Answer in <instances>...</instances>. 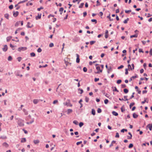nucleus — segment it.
Listing matches in <instances>:
<instances>
[{"mask_svg":"<svg viewBox=\"0 0 152 152\" xmlns=\"http://www.w3.org/2000/svg\"><path fill=\"white\" fill-rule=\"evenodd\" d=\"M83 70L84 72H86L87 71V69L86 67H84L83 68Z\"/></svg>","mask_w":152,"mask_h":152,"instance_id":"nucleus-41","label":"nucleus"},{"mask_svg":"<svg viewBox=\"0 0 152 152\" xmlns=\"http://www.w3.org/2000/svg\"><path fill=\"white\" fill-rule=\"evenodd\" d=\"M95 42L96 41H91L90 42V43L91 45H92L94 44Z\"/></svg>","mask_w":152,"mask_h":152,"instance_id":"nucleus-32","label":"nucleus"},{"mask_svg":"<svg viewBox=\"0 0 152 152\" xmlns=\"http://www.w3.org/2000/svg\"><path fill=\"white\" fill-rule=\"evenodd\" d=\"M1 139H4L7 138V137L6 136H1L0 137Z\"/></svg>","mask_w":152,"mask_h":152,"instance_id":"nucleus-24","label":"nucleus"},{"mask_svg":"<svg viewBox=\"0 0 152 152\" xmlns=\"http://www.w3.org/2000/svg\"><path fill=\"white\" fill-rule=\"evenodd\" d=\"M114 91H115L117 92H118V91L117 89L115 87H114V89L113 90Z\"/></svg>","mask_w":152,"mask_h":152,"instance_id":"nucleus-52","label":"nucleus"},{"mask_svg":"<svg viewBox=\"0 0 152 152\" xmlns=\"http://www.w3.org/2000/svg\"><path fill=\"white\" fill-rule=\"evenodd\" d=\"M129 18H127L123 22L124 23H127L128 21L129 20Z\"/></svg>","mask_w":152,"mask_h":152,"instance_id":"nucleus-27","label":"nucleus"},{"mask_svg":"<svg viewBox=\"0 0 152 152\" xmlns=\"http://www.w3.org/2000/svg\"><path fill=\"white\" fill-rule=\"evenodd\" d=\"M124 67V66L123 65H121L120 66L118 67V69H122V68H123Z\"/></svg>","mask_w":152,"mask_h":152,"instance_id":"nucleus-43","label":"nucleus"},{"mask_svg":"<svg viewBox=\"0 0 152 152\" xmlns=\"http://www.w3.org/2000/svg\"><path fill=\"white\" fill-rule=\"evenodd\" d=\"M12 59V58L11 56H9L8 58V60L9 61H11Z\"/></svg>","mask_w":152,"mask_h":152,"instance_id":"nucleus-35","label":"nucleus"},{"mask_svg":"<svg viewBox=\"0 0 152 152\" xmlns=\"http://www.w3.org/2000/svg\"><path fill=\"white\" fill-rule=\"evenodd\" d=\"M33 26V25H31L29 22H28L27 24V27L28 28H31Z\"/></svg>","mask_w":152,"mask_h":152,"instance_id":"nucleus-10","label":"nucleus"},{"mask_svg":"<svg viewBox=\"0 0 152 152\" xmlns=\"http://www.w3.org/2000/svg\"><path fill=\"white\" fill-rule=\"evenodd\" d=\"M39 102V100L37 99H34L33 100V102L35 104H36Z\"/></svg>","mask_w":152,"mask_h":152,"instance_id":"nucleus-9","label":"nucleus"},{"mask_svg":"<svg viewBox=\"0 0 152 152\" xmlns=\"http://www.w3.org/2000/svg\"><path fill=\"white\" fill-rule=\"evenodd\" d=\"M43 7H41L39 8H38L37 9V10L38 11H40L41 9H43Z\"/></svg>","mask_w":152,"mask_h":152,"instance_id":"nucleus-62","label":"nucleus"},{"mask_svg":"<svg viewBox=\"0 0 152 152\" xmlns=\"http://www.w3.org/2000/svg\"><path fill=\"white\" fill-rule=\"evenodd\" d=\"M64 10V8L63 7H61L60 8L59 11L60 12V14L61 15L62 13V12Z\"/></svg>","mask_w":152,"mask_h":152,"instance_id":"nucleus-16","label":"nucleus"},{"mask_svg":"<svg viewBox=\"0 0 152 152\" xmlns=\"http://www.w3.org/2000/svg\"><path fill=\"white\" fill-rule=\"evenodd\" d=\"M41 14H38L37 16H36L35 18L36 20H38L39 19H40L41 18Z\"/></svg>","mask_w":152,"mask_h":152,"instance_id":"nucleus-14","label":"nucleus"},{"mask_svg":"<svg viewBox=\"0 0 152 152\" xmlns=\"http://www.w3.org/2000/svg\"><path fill=\"white\" fill-rule=\"evenodd\" d=\"M27 0H24V1H20L19 2L18 4H20V3H24V2H25V1H27Z\"/></svg>","mask_w":152,"mask_h":152,"instance_id":"nucleus-56","label":"nucleus"},{"mask_svg":"<svg viewBox=\"0 0 152 152\" xmlns=\"http://www.w3.org/2000/svg\"><path fill=\"white\" fill-rule=\"evenodd\" d=\"M30 55L31 56V57H34L35 56V54L34 52H32V53H30Z\"/></svg>","mask_w":152,"mask_h":152,"instance_id":"nucleus-23","label":"nucleus"},{"mask_svg":"<svg viewBox=\"0 0 152 152\" xmlns=\"http://www.w3.org/2000/svg\"><path fill=\"white\" fill-rule=\"evenodd\" d=\"M96 69L97 70V72H95V74H99L100 72H102V69H100V67L99 66H97L96 67Z\"/></svg>","mask_w":152,"mask_h":152,"instance_id":"nucleus-3","label":"nucleus"},{"mask_svg":"<svg viewBox=\"0 0 152 152\" xmlns=\"http://www.w3.org/2000/svg\"><path fill=\"white\" fill-rule=\"evenodd\" d=\"M81 0H73L72 2L73 3H75L76 1H78V3L79 4L80 2V1Z\"/></svg>","mask_w":152,"mask_h":152,"instance_id":"nucleus-39","label":"nucleus"},{"mask_svg":"<svg viewBox=\"0 0 152 152\" xmlns=\"http://www.w3.org/2000/svg\"><path fill=\"white\" fill-rule=\"evenodd\" d=\"M72 109H68L67 110V114H69L70 113H72Z\"/></svg>","mask_w":152,"mask_h":152,"instance_id":"nucleus-20","label":"nucleus"},{"mask_svg":"<svg viewBox=\"0 0 152 152\" xmlns=\"http://www.w3.org/2000/svg\"><path fill=\"white\" fill-rule=\"evenodd\" d=\"M23 106V105H21L20 106V107L19 108V110H22V107Z\"/></svg>","mask_w":152,"mask_h":152,"instance_id":"nucleus-64","label":"nucleus"},{"mask_svg":"<svg viewBox=\"0 0 152 152\" xmlns=\"http://www.w3.org/2000/svg\"><path fill=\"white\" fill-rule=\"evenodd\" d=\"M42 50L40 48H38L37 50V52L39 53L41 52L42 51Z\"/></svg>","mask_w":152,"mask_h":152,"instance_id":"nucleus-44","label":"nucleus"},{"mask_svg":"<svg viewBox=\"0 0 152 152\" xmlns=\"http://www.w3.org/2000/svg\"><path fill=\"white\" fill-rule=\"evenodd\" d=\"M34 142L35 144H37L39 142V141L38 140H35L34 141Z\"/></svg>","mask_w":152,"mask_h":152,"instance_id":"nucleus-26","label":"nucleus"},{"mask_svg":"<svg viewBox=\"0 0 152 152\" xmlns=\"http://www.w3.org/2000/svg\"><path fill=\"white\" fill-rule=\"evenodd\" d=\"M27 49V48L26 47H21L19 48L18 50V51L19 52H20L21 51H24L26 50Z\"/></svg>","mask_w":152,"mask_h":152,"instance_id":"nucleus-4","label":"nucleus"},{"mask_svg":"<svg viewBox=\"0 0 152 152\" xmlns=\"http://www.w3.org/2000/svg\"><path fill=\"white\" fill-rule=\"evenodd\" d=\"M139 52L140 53H141V52H142V53H143V51L142 49H140V48L139 49Z\"/></svg>","mask_w":152,"mask_h":152,"instance_id":"nucleus-55","label":"nucleus"},{"mask_svg":"<svg viewBox=\"0 0 152 152\" xmlns=\"http://www.w3.org/2000/svg\"><path fill=\"white\" fill-rule=\"evenodd\" d=\"M13 6L12 5H11L9 6V8L10 9H12L13 8Z\"/></svg>","mask_w":152,"mask_h":152,"instance_id":"nucleus-54","label":"nucleus"},{"mask_svg":"<svg viewBox=\"0 0 152 152\" xmlns=\"http://www.w3.org/2000/svg\"><path fill=\"white\" fill-rule=\"evenodd\" d=\"M137 36L138 35L137 34H135L134 35H131L130 37L131 38H132L133 37H137Z\"/></svg>","mask_w":152,"mask_h":152,"instance_id":"nucleus-25","label":"nucleus"},{"mask_svg":"<svg viewBox=\"0 0 152 152\" xmlns=\"http://www.w3.org/2000/svg\"><path fill=\"white\" fill-rule=\"evenodd\" d=\"M3 145L6 148H7L9 146V145L7 142H5L3 144Z\"/></svg>","mask_w":152,"mask_h":152,"instance_id":"nucleus-11","label":"nucleus"},{"mask_svg":"<svg viewBox=\"0 0 152 152\" xmlns=\"http://www.w3.org/2000/svg\"><path fill=\"white\" fill-rule=\"evenodd\" d=\"M23 111L25 115H27L28 114V112L25 109H23Z\"/></svg>","mask_w":152,"mask_h":152,"instance_id":"nucleus-12","label":"nucleus"},{"mask_svg":"<svg viewBox=\"0 0 152 152\" xmlns=\"http://www.w3.org/2000/svg\"><path fill=\"white\" fill-rule=\"evenodd\" d=\"M133 144L131 143L129 145V148H131L133 147Z\"/></svg>","mask_w":152,"mask_h":152,"instance_id":"nucleus-47","label":"nucleus"},{"mask_svg":"<svg viewBox=\"0 0 152 152\" xmlns=\"http://www.w3.org/2000/svg\"><path fill=\"white\" fill-rule=\"evenodd\" d=\"M18 14L19 12L18 11L14 12L13 15L15 17H16L18 15Z\"/></svg>","mask_w":152,"mask_h":152,"instance_id":"nucleus-8","label":"nucleus"},{"mask_svg":"<svg viewBox=\"0 0 152 152\" xmlns=\"http://www.w3.org/2000/svg\"><path fill=\"white\" fill-rule=\"evenodd\" d=\"M134 104L135 103L134 102H132L129 105V107L130 108H131V107L133 106Z\"/></svg>","mask_w":152,"mask_h":152,"instance_id":"nucleus-36","label":"nucleus"},{"mask_svg":"<svg viewBox=\"0 0 152 152\" xmlns=\"http://www.w3.org/2000/svg\"><path fill=\"white\" fill-rule=\"evenodd\" d=\"M64 105H66L67 106H70V107L72 106V104L70 103V100L69 99H68L67 100V101L66 102H64L63 103Z\"/></svg>","mask_w":152,"mask_h":152,"instance_id":"nucleus-2","label":"nucleus"},{"mask_svg":"<svg viewBox=\"0 0 152 152\" xmlns=\"http://www.w3.org/2000/svg\"><path fill=\"white\" fill-rule=\"evenodd\" d=\"M26 141V138H23L21 139V142L22 143L25 142Z\"/></svg>","mask_w":152,"mask_h":152,"instance_id":"nucleus-18","label":"nucleus"},{"mask_svg":"<svg viewBox=\"0 0 152 152\" xmlns=\"http://www.w3.org/2000/svg\"><path fill=\"white\" fill-rule=\"evenodd\" d=\"M78 91H80L81 92H80V94H82L83 93V90H82V89H80V88H79V89H78Z\"/></svg>","mask_w":152,"mask_h":152,"instance_id":"nucleus-51","label":"nucleus"},{"mask_svg":"<svg viewBox=\"0 0 152 152\" xmlns=\"http://www.w3.org/2000/svg\"><path fill=\"white\" fill-rule=\"evenodd\" d=\"M53 45H54L53 44V43H51L49 45V46L50 47H53Z\"/></svg>","mask_w":152,"mask_h":152,"instance_id":"nucleus-45","label":"nucleus"},{"mask_svg":"<svg viewBox=\"0 0 152 152\" xmlns=\"http://www.w3.org/2000/svg\"><path fill=\"white\" fill-rule=\"evenodd\" d=\"M128 69H125V74L126 75H127L128 74Z\"/></svg>","mask_w":152,"mask_h":152,"instance_id":"nucleus-58","label":"nucleus"},{"mask_svg":"<svg viewBox=\"0 0 152 152\" xmlns=\"http://www.w3.org/2000/svg\"><path fill=\"white\" fill-rule=\"evenodd\" d=\"M96 3L97 4L96 5V6H98L100 5L101 4L98 0L97 1Z\"/></svg>","mask_w":152,"mask_h":152,"instance_id":"nucleus-29","label":"nucleus"},{"mask_svg":"<svg viewBox=\"0 0 152 152\" xmlns=\"http://www.w3.org/2000/svg\"><path fill=\"white\" fill-rule=\"evenodd\" d=\"M131 10H125V12L126 13H128L129 12H131Z\"/></svg>","mask_w":152,"mask_h":152,"instance_id":"nucleus-49","label":"nucleus"},{"mask_svg":"<svg viewBox=\"0 0 152 152\" xmlns=\"http://www.w3.org/2000/svg\"><path fill=\"white\" fill-rule=\"evenodd\" d=\"M97 112L98 113H100L102 112V110L100 108H98L97 110Z\"/></svg>","mask_w":152,"mask_h":152,"instance_id":"nucleus-37","label":"nucleus"},{"mask_svg":"<svg viewBox=\"0 0 152 152\" xmlns=\"http://www.w3.org/2000/svg\"><path fill=\"white\" fill-rule=\"evenodd\" d=\"M147 127L148 128L150 131L152 130V124H149L147 126Z\"/></svg>","mask_w":152,"mask_h":152,"instance_id":"nucleus-7","label":"nucleus"},{"mask_svg":"<svg viewBox=\"0 0 152 152\" xmlns=\"http://www.w3.org/2000/svg\"><path fill=\"white\" fill-rule=\"evenodd\" d=\"M73 123L75 125H77L78 124V122L76 120H74L73 121Z\"/></svg>","mask_w":152,"mask_h":152,"instance_id":"nucleus-30","label":"nucleus"},{"mask_svg":"<svg viewBox=\"0 0 152 152\" xmlns=\"http://www.w3.org/2000/svg\"><path fill=\"white\" fill-rule=\"evenodd\" d=\"M10 47L13 50H14L15 49L14 48L15 46L12 45V44H10Z\"/></svg>","mask_w":152,"mask_h":152,"instance_id":"nucleus-28","label":"nucleus"},{"mask_svg":"<svg viewBox=\"0 0 152 152\" xmlns=\"http://www.w3.org/2000/svg\"><path fill=\"white\" fill-rule=\"evenodd\" d=\"M99 80V78H96L94 79V81L96 82L98 81Z\"/></svg>","mask_w":152,"mask_h":152,"instance_id":"nucleus-63","label":"nucleus"},{"mask_svg":"<svg viewBox=\"0 0 152 152\" xmlns=\"http://www.w3.org/2000/svg\"><path fill=\"white\" fill-rule=\"evenodd\" d=\"M91 21L92 22H95V23H96L97 22V20L96 19H91Z\"/></svg>","mask_w":152,"mask_h":152,"instance_id":"nucleus-38","label":"nucleus"},{"mask_svg":"<svg viewBox=\"0 0 152 152\" xmlns=\"http://www.w3.org/2000/svg\"><path fill=\"white\" fill-rule=\"evenodd\" d=\"M121 82V80H119L117 81V83L118 84H120Z\"/></svg>","mask_w":152,"mask_h":152,"instance_id":"nucleus-46","label":"nucleus"},{"mask_svg":"<svg viewBox=\"0 0 152 152\" xmlns=\"http://www.w3.org/2000/svg\"><path fill=\"white\" fill-rule=\"evenodd\" d=\"M89 100V99L88 97H85V101L86 102H88Z\"/></svg>","mask_w":152,"mask_h":152,"instance_id":"nucleus-40","label":"nucleus"},{"mask_svg":"<svg viewBox=\"0 0 152 152\" xmlns=\"http://www.w3.org/2000/svg\"><path fill=\"white\" fill-rule=\"evenodd\" d=\"M12 37L11 36L8 37L6 39L7 42L9 41L11 39Z\"/></svg>","mask_w":152,"mask_h":152,"instance_id":"nucleus-19","label":"nucleus"},{"mask_svg":"<svg viewBox=\"0 0 152 152\" xmlns=\"http://www.w3.org/2000/svg\"><path fill=\"white\" fill-rule=\"evenodd\" d=\"M77 58H76V62L77 63H79L80 62V58H79V55L77 54H76Z\"/></svg>","mask_w":152,"mask_h":152,"instance_id":"nucleus-5","label":"nucleus"},{"mask_svg":"<svg viewBox=\"0 0 152 152\" xmlns=\"http://www.w3.org/2000/svg\"><path fill=\"white\" fill-rule=\"evenodd\" d=\"M108 102V100L107 99H105L104 100V103L105 104H107Z\"/></svg>","mask_w":152,"mask_h":152,"instance_id":"nucleus-42","label":"nucleus"},{"mask_svg":"<svg viewBox=\"0 0 152 152\" xmlns=\"http://www.w3.org/2000/svg\"><path fill=\"white\" fill-rule=\"evenodd\" d=\"M143 72H144V70L143 69H141L140 70V73L142 74V73H143Z\"/></svg>","mask_w":152,"mask_h":152,"instance_id":"nucleus-60","label":"nucleus"},{"mask_svg":"<svg viewBox=\"0 0 152 152\" xmlns=\"http://www.w3.org/2000/svg\"><path fill=\"white\" fill-rule=\"evenodd\" d=\"M138 77V76L137 75H135V76H133L132 77V78L133 79H134L136 78H137Z\"/></svg>","mask_w":152,"mask_h":152,"instance_id":"nucleus-53","label":"nucleus"},{"mask_svg":"<svg viewBox=\"0 0 152 152\" xmlns=\"http://www.w3.org/2000/svg\"><path fill=\"white\" fill-rule=\"evenodd\" d=\"M115 137H116V138L117 137V138L119 137V134L118 133V132L116 133V135L115 136Z\"/></svg>","mask_w":152,"mask_h":152,"instance_id":"nucleus-48","label":"nucleus"},{"mask_svg":"<svg viewBox=\"0 0 152 152\" xmlns=\"http://www.w3.org/2000/svg\"><path fill=\"white\" fill-rule=\"evenodd\" d=\"M133 116L134 118H137L138 117V115L135 113H134L133 114Z\"/></svg>","mask_w":152,"mask_h":152,"instance_id":"nucleus-17","label":"nucleus"},{"mask_svg":"<svg viewBox=\"0 0 152 152\" xmlns=\"http://www.w3.org/2000/svg\"><path fill=\"white\" fill-rule=\"evenodd\" d=\"M128 134L130 135V137H127V139H131L132 138V135L131 133L130 132L128 133Z\"/></svg>","mask_w":152,"mask_h":152,"instance_id":"nucleus-22","label":"nucleus"},{"mask_svg":"<svg viewBox=\"0 0 152 152\" xmlns=\"http://www.w3.org/2000/svg\"><path fill=\"white\" fill-rule=\"evenodd\" d=\"M7 50V45H5L4 46V47L2 48L4 52H6Z\"/></svg>","mask_w":152,"mask_h":152,"instance_id":"nucleus-6","label":"nucleus"},{"mask_svg":"<svg viewBox=\"0 0 152 152\" xmlns=\"http://www.w3.org/2000/svg\"><path fill=\"white\" fill-rule=\"evenodd\" d=\"M9 15L7 14H4V17L5 18L7 19H9Z\"/></svg>","mask_w":152,"mask_h":152,"instance_id":"nucleus-15","label":"nucleus"},{"mask_svg":"<svg viewBox=\"0 0 152 152\" xmlns=\"http://www.w3.org/2000/svg\"><path fill=\"white\" fill-rule=\"evenodd\" d=\"M124 92L126 94L128 93L129 91L126 88L124 89Z\"/></svg>","mask_w":152,"mask_h":152,"instance_id":"nucleus-33","label":"nucleus"},{"mask_svg":"<svg viewBox=\"0 0 152 152\" xmlns=\"http://www.w3.org/2000/svg\"><path fill=\"white\" fill-rule=\"evenodd\" d=\"M18 124L20 126H23L24 125L23 121L21 119H19L18 121Z\"/></svg>","mask_w":152,"mask_h":152,"instance_id":"nucleus-1","label":"nucleus"},{"mask_svg":"<svg viewBox=\"0 0 152 152\" xmlns=\"http://www.w3.org/2000/svg\"><path fill=\"white\" fill-rule=\"evenodd\" d=\"M87 15V12H85L83 13V16L84 17H85Z\"/></svg>","mask_w":152,"mask_h":152,"instance_id":"nucleus-61","label":"nucleus"},{"mask_svg":"<svg viewBox=\"0 0 152 152\" xmlns=\"http://www.w3.org/2000/svg\"><path fill=\"white\" fill-rule=\"evenodd\" d=\"M84 124L83 122H81L79 123V126L80 127H81L82 126H83Z\"/></svg>","mask_w":152,"mask_h":152,"instance_id":"nucleus-31","label":"nucleus"},{"mask_svg":"<svg viewBox=\"0 0 152 152\" xmlns=\"http://www.w3.org/2000/svg\"><path fill=\"white\" fill-rule=\"evenodd\" d=\"M17 59L18 60V61H19V62H20L21 60V59H22V58L21 57H18V58H17Z\"/></svg>","mask_w":152,"mask_h":152,"instance_id":"nucleus-50","label":"nucleus"},{"mask_svg":"<svg viewBox=\"0 0 152 152\" xmlns=\"http://www.w3.org/2000/svg\"><path fill=\"white\" fill-rule=\"evenodd\" d=\"M91 113L93 115H95L96 114V112L95 110L94 109H92Z\"/></svg>","mask_w":152,"mask_h":152,"instance_id":"nucleus-21","label":"nucleus"},{"mask_svg":"<svg viewBox=\"0 0 152 152\" xmlns=\"http://www.w3.org/2000/svg\"><path fill=\"white\" fill-rule=\"evenodd\" d=\"M82 143V142L81 141H80V142H77L76 144L77 145H78L79 144H81Z\"/></svg>","mask_w":152,"mask_h":152,"instance_id":"nucleus-57","label":"nucleus"},{"mask_svg":"<svg viewBox=\"0 0 152 152\" xmlns=\"http://www.w3.org/2000/svg\"><path fill=\"white\" fill-rule=\"evenodd\" d=\"M134 92H133L132 93V96H131L130 97V99H131L132 98L134 97Z\"/></svg>","mask_w":152,"mask_h":152,"instance_id":"nucleus-59","label":"nucleus"},{"mask_svg":"<svg viewBox=\"0 0 152 152\" xmlns=\"http://www.w3.org/2000/svg\"><path fill=\"white\" fill-rule=\"evenodd\" d=\"M112 113L113 115L115 116H117L118 115V113L115 111H113Z\"/></svg>","mask_w":152,"mask_h":152,"instance_id":"nucleus-13","label":"nucleus"},{"mask_svg":"<svg viewBox=\"0 0 152 152\" xmlns=\"http://www.w3.org/2000/svg\"><path fill=\"white\" fill-rule=\"evenodd\" d=\"M84 3H83L80 4V5L79 6V8H82L83 7V6L84 5Z\"/></svg>","mask_w":152,"mask_h":152,"instance_id":"nucleus-34","label":"nucleus"}]
</instances>
